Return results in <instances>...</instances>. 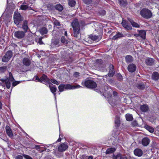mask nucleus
<instances>
[{"label":"nucleus","instance_id":"f257e3e1","mask_svg":"<svg viewBox=\"0 0 159 159\" xmlns=\"http://www.w3.org/2000/svg\"><path fill=\"white\" fill-rule=\"evenodd\" d=\"M71 25L73 29L74 36L77 38L80 37V25L77 20L75 19L73 20Z\"/></svg>","mask_w":159,"mask_h":159},{"label":"nucleus","instance_id":"f03ea898","mask_svg":"<svg viewBox=\"0 0 159 159\" xmlns=\"http://www.w3.org/2000/svg\"><path fill=\"white\" fill-rule=\"evenodd\" d=\"M81 84L85 86L86 87L90 89H93L97 87L96 83L94 81L91 80H88L84 82H82Z\"/></svg>","mask_w":159,"mask_h":159},{"label":"nucleus","instance_id":"7ed1b4c3","mask_svg":"<svg viewBox=\"0 0 159 159\" xmlns=\"http://www.w3.org/2000/svg\"><path fill=\"white\" fill-rule=\"evenodd\" d=\"M23 20V18L21 16L20 13L15 12L14 14V22L17 25L19 24L21 21Z\"/></svg>","mask_w":159,"mask_h":159},{"label":"nucleus","instance_id":"20e7f679","mask_svg":"<svg viewBox=\"0 0 159 159\" xmlns=\"http://www.w3.org/2000/svg\"><path fill=\"white\" fill-rule=\"evenodd\" d=\"M140 14L143 17L147 19L150 18L152 16L151 11L146 9H142L140 11Z\"/></svg>","mask_w":159,"mask_h":159},{"label":"nucleus","instance_id":"39448f33","mask_svg":"<svg viewBox=\"0 0 159 159\" xmlns=\"http://www.w3.org/2000/svg\"><path fill=\"white\" fill-rule=\"evenodd\" d=\"M12 52L11 50L7 51L5 55L2 57V61L4 62H7L10 59L12 56Z\"/></svg>","mask_w":159,"mask_h":159},{"label":"nucleus","instance_id":"423d86ee","mask_svg":"<svg viewBox=\"0 0 159 159\" xmlns=\"http://www.w3.org/2000/svg\"><path fill=\"white\" fill-rule=\"evenodd\" d=\"M25 33L22 31H17L14 33V36L18 39L23 38L25 36Z\"/></svg>","mask_w":159,"mask_h":159},{"label":"nucleus","instance_id":"0eeeda50","mask_svg":"<svg viewBox=\"0 0 159 159\" xmlns=\"http://www.w3.org/2000/svg\"><path fill=\"white\" fill-rule=\"evenodd\" d=\"M5 129L6 134L7 136L11 138L13 137V134L10 126L7 125H6L5 127Z\"/></svg>","mask_w":159,"mask_h":159},{"label":"nucleus","instance_id":"6e6552de","mask_svg":"<svg viewBox=\"0 0 159 159\" xmlns=\"http://www.w3.org/2000/svg\"><path fill=\"white\" fill-rule=\"evenodd\" d=\"M68 148V145L64 143L61 144L58 147V151L59 152H63L65 151Z\"/></svg>","mask_w":159,"mask_h":159},{"label":"nucleus","instance_id":"1a4fd4ad","mask_svg":"<svg viewBox=\"0 0 159 159\" xmlns=\"http://www.w3.org/2000/svg\"><path fill=\"white\" fill-rule=\"evenodd\" d=\"M49 87L50 89V90L51 92L54 94L55 98H56V93L55 92H56L57 89L56 86L53 85V84H51L50 82L48 83Z\"/></svg>","mask_w":159,"mask_h":159},{"label":"nucleus","instance_id":"9d476101","mask_svg":"<svg viewBox=\"0 0 159 159\" xmlns=\"http://www.w3.org/2000/svg\"><path fill=\"white\" fill-rule=\"evenodd\" d=\"M121 24L122 26L127 30H130L132 29L131 25L129 24L125 20H123Z\"/></svg>","mask_w":159,"mask_h":159},{"label":"nucleus","instance_id":"9b49d317","mask_svg":"<svg viewBox=\"0 0 159 159\" xmlns=\"http://www.w3.org/2000/svg\"><path fill=\"white\" fill-rule=\"evenodd\" d=\"M109 67L110 70L108 75L110 77H112L115 74L114 67L113 66L112 64H110Z\"/></svg>","mask_w":159,"mask_h":159},{"label":"nucleus","instance_id":"f8f14e48","mask_svg":"<svg viewBox=\"0 0 159 159\" xmlns=\"http://www.w3.org/2000/svg\"><path fill=\"white\" fill-rule=\"evenodd\" d=\"M136 69V66L134 64H129L128 67V70L130 72H134Z\"/></svg>","mask_w":159,"mask_h":159},{"label":"nucleus","instance_id":"ddd939ff","mask_svg":"<svg viewBox=\"0 0 159 159\" xmlns=\"http://www.w3.org/2000/svg\"><path fill=\"white\" fill-rule=\"evenodd\" d=\"M28 22L26 20H24L23 23L22 24V28L24 30V32L26 33L29 29L28 26Z\"/></svg>","mask_w":159,"mask_h":159},{"label":"nucleus","instance_id":"4468645a","mask_svg":"<svg viewBox=\"0 0 159 159\" xmlns=\"http://www.w3.org/2000/svg\"><path fill=\"white\" fill-rule=\"evenodd\" d=\"M23 64L26 66H29L31 64V61L28 58H24L22 60Z\"/></svg>","mask_w":159,"mask_h":159},{"label":"nucleus","instance_id":"2eb2a0df","mask_svg":"<svg viewBox=\"0 0 159 159\" xmlns=\"http://www.w3.org/2000/svg\"><path fill=\"white\" fill-rule=\"evenodd\" d=\"M134 153L136 156L141 157L142 155L143 152L141 149L139 148H137L134 151Z\"/></svg>","mask_w":159,"mask_h":159},{"label":"nucleus","instance_id":"dca6fc26","mask_svg":"<svg viewBox=\"0 0 159 159\" xmlns=\"http://www.w3.org/2000/svg\"><path fill=\"white\" fill-rule=\"evenodd\" d=\"M150 143V140L148 138H143L142 141V144L144 146H147Z\"/></svg>","mask_w":159,"mask_h":159},{"label":"nucleus","instance_id":"f3484780","mask_svg":"<svg viewBox=\"0 0 159 159\" xmlns=\"http://www.w3.org/2000/svg\"><path fill=\"white\" fill-rule=\"evenodd\" d=\"M49 80L47 76L44 74H43L40 77V82H42L43 83L48 82Z\"/></svg>","mask_w":159,"mask_h":159},{"label":"nucleus","instance_id":"a211bd4d","mask_svg":"<svg viewBox=\"0 0 159 159\" xmlns=\"http://www.w3.org/2000/svg\"><path fill=\"white\" fill-rule=\"evenodd\" d=\"M139 33V36L143 39H145L146 33L145 31L141 30L139 31L138 30Z\"/></svg>","mask_w":159,"mask_h":159},{"label":"nucleus","instance_id":"6ab92c4d","mask_svg":"<svg viewBox=\"0 0 159 159\" xmlns=\"http://www.w3.org/2000/svg\"><path fill=\"white\" fill-rule=\"evenodd\" d=\"M140 109L143 112H146L149 109V107L147 105L144 104L141 106Z\"/></svg>","mask_w":159,"mask_h":159},{"label":"nucleus","instance_id":"aec40b11","mask_svg":"<svg viewBox=\"0 0 159 159\" xmlns=\"http://www.w3.org/2000/svg\"><path fill=\"white\" fill-rule=\"evenodd\" d=\"M90 37L93 40L97 42L99 41L101 39V37L93 35H91Z\"/></svg>","mask_w":159,"mask_h":159},{"label":"nucleus","instance_id":"412c9836","mask_svg":"<svg viewBox=\"0 0 159 159\" xmlns=\"http://www.w3.org/2000/svg\"><path fill=\"white\" fill-rule=\"evenodd\" d=\"M146 63L148 65H152L154 63V60L152 58H147L145 60Z\"/></svg>","mask_w":159,"mask_h":159},{"label":"nucleus","instance_id":"4be33fe9","mask_svg":"<svg viewBox=\"0 0 159 159\" xmlns=\"http://www.w3.org/2000/svg\"><path fill=\"white\" fill-rule=\"evenodd\" d=\"M152 78L155 80H158L159 79V74L157 72H153L152 75Z\"/></svg>","mask_w":159,"mask_h":159},{"label":"nucleus","instance_id":"5701e85b","mask_svg":"<svg viewBox=\"0 0 159 159\" xmlns=\"http://www.w3.org/2000/svg\"><path fill=\"white\" fill-rule=\"evenodd\" d=\"M124 36V35L122 33L118 32L116 35L113 37L112 39H116Z\"/></svg>","mask_w":159,"mask_h":159},{"label":"nucleus","instance_id":"b1692460","mask_svg":"<svg viewBox=\"0 0 159 159\" xmlns=\"http://www.w3.org/2000/svg\"><path fill=\"white\" fill-rule=\"evenodd\" d=\"M126 62L129 63L132 61L133 59L132 56L129 55H127L125 57Z\"/></svg>","mask_w":159,"mask_h":159},{"label":"nucleus","instance_id":"393cba45","mask_svg":"<svg viewBox=\"0 0 159 159\" xmlns=\"http://www.w3.org/2000/svg\"><path fill=\"white\" fill-rule=\"evenodd\" d=\"M48 33V30L46 28L43 27L40 29V34L42 35L46 34Z\"/></svg>","mask_w":159,"mask_h":159},{"label":"nucleus","instance_id":"a878e982","mask_svg":"<svg viewBox=\"0 0 159 159\" xmlns=\"http://www.w3.org/2000/svg\"><path fill=\"white\" fill-rule=\"evenodd\" d=\"M114 159H127V157L124 156H122L120 154H118L114 157Z\"/></svg>","mask_w":159,"mask_h":159},{"label":"nucleus","instance_id":"bb28decb","mask_svg":"<svg viewBox=\"0 0 159 159\" xmlns=\"http://www.w3.org/2000/svg\"><path fill=\"white\" fill-rule=\"evenodd\" d=\"M116 149L113 148H111L108 149L106 151V154L112 153L115 151Z\"/></svg>","mask_w":159,"mask_h":159},{"label":"nucleus","instance_id":"cd10ccee","mask_svg":"<svg viewBox=\"0 0 159 159\" xmlns=\"http://www.w3.org/2000/svg\"><path fill=\"white\" fill-rule=\"evenodd\" d=\"M58 89L60 92H62L65 89V84H62L59 85Z\"/></svg>","mask_w":159,"mask_h":159},{"label":"nucleus","instance_id":"c85d7f7f","mask_svg":"<svg viewBox=\"0 0 159 159\" xmlns=\"http://www.w3.org/2000/svg\"><path fill=\"white\" fill-rule=\"evenodd\" d=\"M125 117L126 120L129 121H132L133 119L132 115L130 114H126Z\"/></svg>","mask_w":159,"mask_h":159},{"label":"nucleus","instance_id":"c756f323","mask_svg":"<svg viewBox=\"0 0 159 159\" xmlns=\"http://www.w3.org/2000/svg\"><path fill=\"white\" fill-rule=\"evenodd\" d=\"M69 4L71 7H73L75 4V0H69Z\"/></svg>","mask_w":159,"mask_h":159},{"label":"nucleus","instance_id":"7c9ffc66","mask_svg":"<svg viewBox=\"0 0 159 159\" xmlns=\"http://www.w3.org/2000/svg\"><path fill=\"white\" fill-rule=\"evenodd\" d=\"M115 124L117 126H119L120 124V120L119 117H116L115 120Z\"/></svg>","mask_w":159,"mask_h":159},{"label":"nucleus","instance_id":"2f4dec72","mask_svg":"<svg viewBox=\"0 0 159 159\" xmlns=\"http://www.w3.org/2000/svg\"><path fill=\"white\" fill-rule=\"evenodd\" d=\"M65 89H73V86L70 84H65Z\"/></svg>","mask_w":159,"mask_h":159},{"label":"nucleus","instance_id":"473e14b6","mask_svg":"<svg viewBox=\"0 0 159 159\" xmlns=\"http://www.w3.org/2000/svg\"><path fill=\"white\" fill-rule=\"evenodd\" d=\"M24 2L23 3L22 5L20 6V8L22 10H26L28 8V6L27 5H25L24 4Z\"/></svg>","mask_w":159,"mask_h":159},{"label":"nucleus","instance_id":"72a5a7b5","mask_svg":"<svg viewBox=\"0 0 159 159\" xmlns=\"http://www.w3.org/2000/svg\"><path fill=\"white\" fill-rule=\"evenodd\" d=\"M121 6H125L127 4L126 0H118Z\"/></svg>","mask_w":159,"mask_h":159},{"label":"nucleus","instance_id":"f704fd0d","mask_svg":"<svg viewBox=\"0 0 159 159\" xmlns=\"http://www.w3.org/2000/svg\"><path fill=\"white\" fill-rule=\"evenodd\" d=\"M130 21L133 27L136 28H138L139 27V25L136 23L134 22L133 21L131 20Z\"/></svg>","mask_w":159,"mask_h":159},{"label":"nucleus","instance_id":"c9c22d12","mask_svg":"<svg viewBox=\"0 0 159 159\" xmlns=\"http://www.w3.org/2000/svg\"><path fill=\"white\" fill-rule=\"evenodd\" d=\"M9 81L11 82H12L15 80L11 72L9 73Z\"/></svg>","mask_w":159,"mask_h":159},{"label":"nucleus","instance_id":"e433bc0d","mask_svg":"<svg viewBox=\"0 0 159 159\" xmlns=\"http://www.w3.org/2000/svg\"><path fill=\"white\" fill-rule=\"evenodd\" d=\"M55 8L59 11H61L63 10V7L60 4L56 5L55 6Z\"/></svg>","mask_w":159,"mask_h":159},{"label":"nucleus","instance_id":"4c0bfd02","mask_svg":"<svg viewBox=\"0 0 159 159\" xmlns=\"http://www.w3.org/2000/svg\"><path fill=\"white\" fill-rule=\"evenodd\" d=\"M146 129L150 132L152 133L154 132V129L153 128L148 125L146 126Z\"/></svg>","mask_w":159,"mask_h":159},{"label":"nucleus","instance_id":"58836bf2","mask_svg":"<svg viewBox=\"0 0 159 159\" xmlns=\"http://www.w3.org/2000/svg\"><path fill=\"white\" fill-rule=\"evenodd\" d=\"M7 68V67L6 66L0 67V72H5L6 71Z\"/></svg>","mask_w":159,"mask_h":159},{"label":"nucleus","instance_id":"ea45409f","mask_svg":"<svg viewBox=\"0 0 159 159\" xmlns=\"http://www.w3.org/2000/svg\"><path fill=\"white\" fill-rule=\"evenodd\" d=\"M53 20L54 21V24L56 26H60V23L57 20L55 19H53Z\"/></svg>","mask_w":159,"mask_h":159},{"label":"nucleus","instance_id":"a19ab883","mask_svg":"<svg viewBox=\"0 0 159 159\" xmlns=\"http://www.w3.org/2000/svg\"><path fill=\"white\" fill-rule=\"evenodd\" d=\"M61 41L62 43H68L67 40L66 39L65 37L64 36L62 37L61 39Z\"/></svg>","mask_w":159,"mask_h":159},{"label":"nucleus","instance_id":"79ce46f5","mask_svg":"<svg viewBox=\"0 0 159 159\" xmlns=\"http://www.w3.org/2000/svg\"><path fill=\"white\" fill-rule=\"evenodd\" d=\"M49 80V81H50L51 82H52L53 84H57V85L59 84L58 82L56 80L54 79H51Z\"/></svg>","mask_w":159,"mask_h":159},{"label":"nucleus","instance_id":"37998d69","mask_svg":"<svg viewBox=\"0 0 159 159\" xmlns=\"http://www.w3.org/2000/svg\"><path fill=\"white\" fill-rule=\"evenodd\" d=\"M5 84L6 85L7 88L8 89H9L11 87V84L8 80L5 83Z\"/></svg>","mask_w":159,"mask_h":159},{"label":"nucleus","instance_id":"c03bdc74","mask_svg":"<svg viewBox=\"0 0 159 159\" xmlns=\"http://www.w3.org/2000/svg\"><path fill=\"white\" fill-rule=\"evenodd\" d=\"M23 156L26 159H33L30 156L27 155L23 154Z\"/></svg>","mask_w":159,"mask_h":159},{"label":"nucleus","instance_id":"a18cd8bd","mask_svg":"<svg viewBox=\"0 0 159 159\" xmlns=\"http://www.w3.org/2000/svg\"><path fill=\"white\" fill-rule=\"evenodd\" d=\"M138 87L139 89H143L144 88L145 86L144 84H140L139 85Z\"/></svg>","mask_w":159,"mask_h":159},{"label":"nucleus","instance_id":"49530a36","mask_svg":"<svg viewBox=\"0 0 159 159\" xmlns=\"http://www.w3.org/2000/svg\"><path fill=\"white\" fill-rule=\"evenodd\" d=\"M99 13L100 15H104L106 14V11L105 10H102L99 11Z\"/></svg>","mask_w":159,"mask_h":159},{"label":"nucleus","instance_id":"de8ad7c7","mask_svg":"<svg viewBox=\"0 0 159 159\" xmlns=\"http://www.w3.org/2000/svg\"><path fill=\"white\" fill-rule=\"evenodd\" d=\"M20 83L19 81H15L12 83V86L14 87Z\"/></svg>","mask_w":159,"mask_h":159},{"label":"nucleus","instance_id":"09e8293b","mask_svg":"<svg viewBox=\"0 0 159 159\" xmlns=\"http://www.w3.org/2000/svg\"><path fill=\"white\" fill-rule=\"evenodd\" d=\"M86 157L85 156L83 155L81 156V159H85ZM93 157L92 156H90L88 158V159H93Z\"/></svg>","mask_w":159,"mask_h":159},{"label":"nucleus","instance_id":"8fccbe9b","mask_svg":"<svg viewBox=\"0 0 159 159\" xmlns=\"http://www.w3.org/2000/svg\"><path fill=\"white\" fill-rule=\"evenodd\" d=\"M16 159H23V157L21 155H18L15 158Z\"/></svg>","mask_w":159,"mask_h":159},{"label":"nucleus","instance_id":"3c124183","mask_svg":"<svg viewBox=\"0 0 159 159\" xmlns=\"http://www.w3.org/2000/svg\"><path fill=\"white\" fill-rule=\"evenodd\" d=\"M73 89H78V88H80L81 87L79 85H76L75 86H74V85L73 86Z\"/></svg>","mask_w":159,"mask_h":159},{"label":"nucleus","instance_id":"603ef678","mask_svg":"<svg viewBox=\"0 0 159 159\" xmlns=\"http://www.w3.org/2000/svg\"><path fill=\"white\" fill-rule=\"evenodd\" d=\"M92 2V0H84V2L87 4H89Z\"/></svg>","mask_w":159,"mask_h":159},{"label":"nucleus","instance_id":"864d4df0","mask_svg":"<svg viewBox=\"0 0 159 159\" xmlns=\"http://www.w3.org/2000/svg\"><path fill=\"white\" fill-rule=\"evenodd\" d=\"M8 79H0V81H1L2 82V83H5L8 80Z\"/></svg>","mask_w":159,"mask_h":159},{"label":"nucleus","instance_id":"5fc2aeb1","mask_svg":"<svg viewBox=\"0 0 159 159\" xmlns=\"http://www.w3.org/2000/svg\"><path fill=\"white\" fill-rule=\"evenodd\" d=\"M34 148L37 150H40V145H35Z\"/></svg>","mask_w":159,"mask_h":159},{"label":"nucleus","instance_id":"6e6d98bb","mask_svg":"<svg viewBox=\"0 0 159 159\" xmlns=\"http://www.w3.org/2000/svg\"><path fill=\"white\" fill-rule=\"evenodd\" d=\"M35 81L37 80L38 82H40V78L38 77V76L36 75L35 77Z\"/></svg>","mask_w":159,"mask_h":159},{"label":"nucleus","instance_id":"4d7b16f0","mask_svg":"<svg viewBox=\"0 0 159 159\" xmlns=\"http://www.w3.org/2000/svg\"><path fill=\"white\" fill-rule=\"evenodd\" d=\"M74 76L76 77H78L79 75V73L77 72H75L74 74Z\"/></svg>","mask_w":159,"mask_h":159},{"label":"nucleus","instance_id":"13d9d810","mask_svg":"<svg viewBox=\"0 0 159 159\" xmlns=\"http://www.w3.org/2000/svg\"><path fill=\"white\" fill-rule=\"evenodd\" d=\"M117 76H119V78L121 80L122 79V76L121 74H117Z\"/></svg>","mask_w":159,"mask_h":159},{"label":"nucleus","instance_id":"bf43d9fd","mask_svg":"<svg viewBox=\"0 0 159 159\" xmlns=\"http://www.w3.org/2000/svg\"><path fill=\"white\" fill-rule=\"evenodd\" d=\"M12 46L15 48L16 47H17V45L15 43H12Z\"/></svg>","mask_w":159,"mask_h":159},{"label":"nucleus","instance_id":"052dcab7","mask_svg":"<svg viewBox=\"0 0 159 159\" xmlns=\"http://www.w3.org/2000/svg\"><path fill=\"white\" fill-rule=\"evenodd\" d=\"M2 108V104L1 102L0 101V109H1Z\"/></svg>","mask_w":159,"mask_h":159},{"label":"nucleus","instance_id":"680f3d73","mask_svg":"<svg viewBox=\"0 0 159 159\" xmlns=\"http://www.w3.org/2000/svg\"><path fill=\"white\" fill-rule=\"evenodd\" d=\"M132 125H133L134 126H135V125H137V123H136V121H134V122L132 123Z\"/></svg>","mask_w":159,"mask_h":159},{"label":"nucleus","instance_id":"e2e57ef3","mask_svg":"<svg viewBox=\"0 0 159 159\" xmlns=\"http://www.w3.org/2000/svg\"><path fill=\"white\" fill-rule=\"evenodd\" d=\"M42 148L40 147V152L45 151L47 149V148L46 147L44 148V150H42Z\"/></svg>","mask_w":159,"mask_h":159},{"label":"nucleus","instance_id":"0e129e2a","mask_svg":"<svg viewBox=\"0 0 159 159\" xmlns=\"http://www.w3.org/2000/svg\"><path fill=\"white\" fill-rule=\"evenodd\" d=\"M134 35L135 36L137 37L139 36V34H135Z\"/></svg>","mask_w":159,"mask_h":159},{"label":"nucleus","instance_id":"69168bd1","mask_svg":"<svg viewBox=\"0 0 159 159\" xmlns=\"http://www.w3.org/2000/svg\"><path fill=\"white\" fill-rule=\"evenodd\" d=\"M106 89H108V87L107 86H105L104 87V91H106Z\"/></svg>","mask_w":159,"mask_h":159},{"label":"nucleus","instance_id":"338daca9","mask_svg":"<svg viewBox=\"0 0 159 159\" xmlns=\"http://www.w3.org/2000/svg\"><path fill=\"white\" fill-rule=\"evenodd\" d=\"M43 38V37H40V45L43 44V42L41 41V39Z\"/></svg>","mask_w":159,"mask_h":159},{"label":"nucleus","instance_id":"774afa93","mask_svg":"<svg viewBox=\"0 0 159 159\" xmlns=\"http://www.w3.org/2000/svg\"><path fill=\"white\" fill-rule=\"evenodd\" d=\"M29 10H33L32 8L30 7H29L28 6V9Z\"/></svg>","mask_w":159,"mask_h":159}]
</instances>
